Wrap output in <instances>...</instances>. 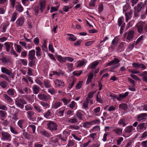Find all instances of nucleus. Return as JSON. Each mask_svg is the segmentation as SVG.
Instances as JSON below:
<instances>
[{"mask_svg":"<svg viewBox=\"0 0 147 147\" xmlns=\"http://www.w3.org/2000/svg\"><path fill=\"white\" fill-rule=\"evenodd\" d=\"M47 129L52 132L53 131H56L57 130V125L55 122L52 121H49L47 123Z\"/></svg>","mask_w":147,"mask_h":147,"instance_id":"f257e3e1","label":"nucleus"},{"mask_svg":"<svg viewBox=\"0 0 147 147\" xmlns=\"http://www.w3.org/2000/svg\"><path fill=\"white\" fill-rule=\"evenodd\" d=\"M134 31L133 30H131L128 32H125L124 34V38L126 37V41L128 42L132 40L134 37Z\"/></svg>","mask_w":147,"mask_h":147,"instance_id":"f03ea898","label":"nucleus"},{"mask_svg":"<svg viewBox=\"0 0 147 147\" xmlns=\"http://www.w3.org/2000/svg\"><path fill=\"white\" fill-rule=\"evenodd\" d=\"M0 134L2 136V139L3 140L10 141L11 137V135L8 133L2 131L0 132Z\"/></svg>","mask_w":147,"mask_h":147,"instance_id":"7ed1b4c3","label":"nucleus"},{"mask_svg":"<svg viewBox=\"0 0 147 147\" xmlns=\"http://www.w3.org/2000/svg\"><path fill=\"white\" fill-rule=\"evenodd\" d=\"M135 129V128H133L132 125H129L126 127L124 129V132L123 136L125 137H127L126 136V135L131 133Z\"/></svg>","mask_w":147,"mask_h":147,"instance_id":"20e7f679","label":"nucleus"},{"mask_svg":"<svg viewBox=\"0 0 147 147\" xmlns=\"http://www.w3.org/2000/svg\"><path fill=\"white\" fill-rule=\"evenodd\" d=\"M38 98L41 100H44L47 101L51 99V96L49 95H45L44 94L39 93L38 95Z\"/></svg>","mask_w":147,"mask_h":147,"instance_id":"39448f33","label":"nucleus"},{"mask_svg":"<svg viewBox=\"0 0 147 147\" xmlns=\"http://www.w3.org/2000/svg\"><path fill=\"white\" fill-rule=\"evenodd\" d=\"M0 60L1 61L2 63L4 65L11 62V60L10 59L4 56L0 58Z\"/></svg>","mask_w":147,"mask_h":147,"instance_id":"423d86ee","label":"nucleus"},{"mask_svg":"<svg viewBox=\"0 0 147 147\" xmlns=\"http://www.w3.org/2000/svg\"><path fill=\"white\" fill-rule=\"evenodd\" d=\"M35 51L34 50H32L29 51L28 55V59H35Z\"/></svg>","mask_w":147,"mask_h":147,"instance_id":"0eeeda50","label":"nucleus"},{"mask_svg":"<svg viewBox=\"0 0 147 147\" xmlns=\"http://www.w3.org/2000/svg\"><path fill=\"white\" fill-rule=\"evenodd\" d=\"M119 62L120 60L119 59L117 58H115L113 60L108 63L106 66H111L112 65H116V64L119 63Z\"/></svg>","mask_w":147,"mask_h":147,"instance_id":"6e6552de","label":"nucleus"},{"mask_svg":"<svg viewBox=\"0 0 147 147\" xmlns=\"http://www.w3.org/2000/svg\"><path fill=\"white\" fill-rule=\"evenodd\" d=\"M54 84L56 87H64L65 86L64 82L58 79H56L54 81Z\"/></svg>","mask_w":147,"mask_h":147,"instance_id":"1a4fd4ad","label":"nucleus"},{"mask_svg":"<svg viewBox=\"0 0 147 147\" xmlns=\"http://www.w3.org/2000/svg\"><path fill=\"white\" fill-rule=\"evenodd\" d=\"M3 97L4 98L5 100L8 103L11 104L13 102V100L7 94H3Z\"/></svg>","mask_w":147,"mask_h":147,"instance_id":"9d476101","label":"nucleus"},{"mask_svg":"<svg viewBox=\"0 0 147 147\" xmlns=\"http://www.w3.org/2000/svg\"><path fill=\"white\" fill-rule=\"evenodd\" d=\"M1 71L3 73L6 74L9 76H11L12 74L11 71L5 67H1Z\"/></svg>","mask_w":147,"mask_h":147,"instance_id":"9b49d317","label":"nucleus"},{"mask_svg":"<svg viewBox=\"0 0 147 147\" xmlns=\"http://www.w3.org/2000/svg\"><path fill=\"white\" fill-rule=\"evenodd\" d=\"M122 129L116 127L113 129V131L117 135L120 136L122 134Z\"/></svg>","mask_w":147,"mask_h":147,"instance_id":"f8f14e48","label":"nucleus"},{"mask_svg":"<svg viewBox=\"0 0 147 147\" xmlns=\"http://www.w3.org/2000/svg\"><path fill=\"white\" fill-rule=\"evenodd\" d=\"M33 93L34 94H37L41 90L40 88L36 85H34L32 87Z\"/></svg>","mask_w":147,"mask_h":147,"instance_id":"ddd939ff","label":"nucleus"},{"mask_svg":"<svg viewBox=\"0 0 147 147\" xmlns=\"http://www.w3.org/2000/svg\"><path fill=\"white\" fill-rule=\"evenodd\" d=\"M15 90L12 88L9 89L7 91V94L12 97H14L16 93Z\"/></svg>","mask_w":147,"mask_h":147,"instance_id":"4468645a","label":"nucleus"},{"mask_svg":"<svg viewBox=\"0 0 147 147\" xmlns=\"http://www.w3.org/2000/svg\"><path fill=\"white\" fill-rule=\"evenodd\" d=\"M129 94L128 92H126L124 94H121L119 95V97H116L115 98L119 101L121 100L123 98H125L128 96Z\"/></svg>","mask_w":147,"mask_h":147,"instance_id":"2eb2a0df","label":"nucleus"},{"mask_svg":"<svg viewBox=\"0 0 147 147\" xmlns=\"http://www.w3.org/2000/svg\"><path fill=\"white\" fill-rule=\"evenodd\" d=\"M45 86L46 88H50L51 86V81L48 79H45L43 81Z\"/></svg>","mask_w":147,"mask_h":147,"instance_id":"dca6fc26","label":"nucleus"},{"mask_svg":"<svg viewBox=\"0 0 147 147\" xmlns=\"http://www.w3.org/2000/svg\"><path fill=\"white\" fill-rule=\"evenodd\" d=\"M33 107L35 110V111L38 113H42L43 110L41 107L38 105L35 104L33 105Z\"/></svg>","mask_w":147,"mask_h":147,"instance_id":"f3484780","label":"nucleus"},{"mask_svg":"<svg viewBox=\"0 0 147 147\" xmlns=\"http://www.w3.org/2000/svg\"><path fill=\"white\" fill-rule=\"evenodd\" d=\"M13 44L12 42H6L4 43V45L7 52H10L9 50L11 47L13 46Z\"/></svg>","mask_w":147,"mask_h":147,"instance_id":"a211bd4d","label":"nucleus"},{"mask_svg":"<svg viewBox=\"0 0 147 147\" xmlns=\"http://www.w3.org/2000/svg\"><path fill=\"white\" fill-rule=\"evenodd\" d=\"M24 20L22 17L19 18L16 21V24L18 26H22L24 23Z\"/></svg>","mask_w":147,"mask_h":147,"instance_id":"6ab92c4d","label":"nucleus"},{"mask_svg":"<svg viewBox=\"0 0 147 147\" xmlns=\"http://www.w3.org/2000/svg\"><path fill=\"white\" fill-rule=\"evenodd\" d=\"M52 110L51 109H49L45 113H44L43 115L44 117L47 119H49L51 116Z\"/></svg>","mask_w":147,"mask_h":147,"instance_id":"aec40b11","label":"nucleus"},{"mask_svg":"<svg viewBox=\"0 0 147 147\" xmlns=\"http://www.w3.org/2000/svg\"><path fill=\"white\" fill-rule=\"evenodd\" d=\"M39 9L41 13H42L45 9V4L44 1H40L39 3Z\"/></svg>","mask_w":147,"mask_h":147,"instance_id":"412c9836","label":"nucleus"},{"mask_svg":"<svg viewBox=\"0 0 147 147\" xmlns=\"http://www.w3.org/2000/svg\"><path fill=\"white\" fill-rule=\"evenodd\" d=\"M76 115L79 120H83L84 115L80 111H77L76 112Z\"/></svg>","mask_w":147,"mask_h":147,"instance_id":"4be33fe9","label":"nucleus"},{"mask_svg":"<svg viewBox=\"0 0 147 147\" xmlns=\"http://www.w3.org/2000/svg\"><path fill=\"white\" fill-rule=\"evenodd\" d=\"M125 44V43L124 42H122L121 43L119 46V48L117 50L118 52H121L123 51Z\"/></svg>","mask_w":147,"mask_h":147,"instance_id":"5701e85b","label":"nucleus"},{"mask_svg":"<svg viewBox=\"0 0 147 147\" xmlns=\"http://www.w3.org/2000/svg\"><path fill=\"white\" fill-rule=\"evenodd\" d=\"M119 107L120 109L126 111L127 109L128 106L126 103H122L119 105Z\"/></svg>","mask_w":147,"mask_h":147,"instance_id":"b1692460","label":"nucleus"},{"mask_svg":"<svg viewBox=\"0 0 147 147\" xmlns=\"http://www.w3.org/2000/svg\"><path fill=\"white\" fill-rule=\"evenodd\" d=\"M30 61L28 63V66L31 67L34 66L36 64V61L34 59H29Z\"/></svg>","mask_w":147,"mask_h":147,"instance_id":"393cba45","label":"nucleus"},{"mask_svg":"<svg viewBox=\"0 0 147 147\" xmlns=\"http://www.w3.org/2000/svg\"><path fill=\"white\" fill-rule=\"evenodd\" d=\"M15 8L16 10H17L19 12H22L24 10V8L20 4L17 5L16 6Z\"/></svg>","mask_w":147,"mask_h":147,"instance_id":"a878e982","label":"nucleus"},{"mask_svg":"<svg viewBox=\"0 0 147 147\" xmlns=\"http://www.w3.org/2000/svg\"><path fill=\"white\" fill-rule=\"evenodd\" d=\"M126 120L124 118L120 119L118 122V124L119 125H122L123 127H125L126 124L125 123Z\"/></svg>","mask_w":147,"mask_h":147,"instance_id":"bb28decb","label":"nucleus"},{"mask_svg":"<svg viewBox=\"0 0 147 147\" xmlns=\"http://www.w3.org/2000/svg\"><path fill=\"white\" fill-rule=\"evenodd\" d=\"M93 76V74L91 73H90L88 77L87 78L86 82V84H89L92 81Z\"/></svg>","mask_w":147,"mask_h":147,"instance_id":"cd10ccee","label":"nucleus"},{"mask_svg":"<svg viewBox=\"0 0 147 147\" xmlns=\"http://www.w3.org/2000/svg\"><path fill=\"white\" fill-rule=\"evenodd\" d=\"M144 24L143 22H139L138 23V32L141 33L142 32L143 26Z\"/></svg>","mask_w":147,"mask_h":147,"instance_id":"c85d7f7f","label":"nucleus"},{"mask_svg":"<svg viewBox=\"0 0 147 147\" xmlns=\"http://www.w3.org/2000/svg\"><path fill=\"white\" fill-rule=\"evenodd\" d=\"M36 50V56L38 57H40L42 55V53L41 51V49L40 47H38L35 48Z\"/></svg>","mask_w":147,"mask_h":147,"instance_id":"c756f323","label":"nucleus"},{"mask_svg":"<svg viewBox=\"0 0 147 147\" xmlns=\"http://www.w3.org/2000/svg\"><path fill=\"white\" fill-rule=\"evenodd\" d=\"M10 129L11 132L13 134H18V132L16 129L12 126H10Z\"/></svg>","mask_w":147,"mask_h":147,"instance_id":"7c9ffc66","label":"nucleus"},{"mask_svg":"<svg viewBox=\"0 0 147 147\" xmlns=\"http://www.w3.org/2000/svg\"><path fill=\"white\" fill-rule=\"evenodd\" d=\"M82 125L84 127L88 128L90 127L91 123L90 122H85L82 123Z\"/></svg>","mask_w":147,"mask_h":147,"instance_id":"2f4dec72","label":"nucleus"},{"mask_svg":"<svg viewBox=\"0 0 147 147\" xmlns=\"http://www.w3.org/2000/svg\"><path fill=\"white\" fill-rule=\"evenodd\" d=\"M48 92L52 95H55V94L57 93L56 91L55 90V89L53 88H49L48 89Z\"/></svg>","mask_w":147,"mask_h":147,"instance_id":"473e14b6","label":"nucleus"},{"mask_svg":"<svg viewBox=\"0 0 147 147\" xmlns=\"http://www.w3.org/2000/svg\"><path fill=\"white\" fill-rule=\"evenodd\" d=\"M28 118L30 120L32 119V116L34 115V113L31 111H28L26 112Z\"/></svg>","mask_w":147,"mask_h":147,"instance_id":"72a5a7b5","label":"nucleus"},{"mask_svg":"<svg viewBox=\"0 0 147 147\" xmlns=\"http://www.w3.org/2000/svg\"><path fill=\"white\" fill-rule=\"evenodd\" d=\"M147 116L146 113H142L138 116V121L145 119V117Z\"/></svg>","mask_w":147,"mask_h":147,"instance_id":"f704fd0d","label":"nucleus"},{"mask_svg":"<svg viewBox=\"0 0 147 147\" xmlns=\"http://www.w3.org/2000/svg\"><path fill=\"white\" fill-rule=\"evenodd\" d=\"M25 120L24 119H22L20 120L18 122V125L21 129L23 127V125L24 123Z\"/></svg>","mask_w":147,"mask_h":147,"instance_id":"c9c22d12","label":"nucleus"},{"mask_svg":"<svg viewBox=\"0 0 147 147\" xmlns=\"http://www.w3.org/2000/svg\"><path fill=\"white\" fill-rule=\"evenodd\" d=\"M40 133L45 137H48L50 136V134L46 130H41L40 131Z\"/></svg>","mask_w":147,"mask_h":147,"instance_id":"e433bc0d","label":"nucleus"},{"mask_svg":"<svg viewBox=\"0 0 147 147\" xmlns=\"http://www.w3.org/2000/svg\"><path fill=\"white\" fill-rule=\"evenodd\" d=\"M67 35L70 37L69 38V40L74 41L77 39V38L74 35L71 34H67Z\"/></svg>","mask_w":147,"mask_h":147,"instance_id":"4c0bfd02","label":"nucleus"},{"mask_svg":"<svg viewBox=\"0 0 147 147\" xmlns=\"http://www.w3.org/2000/svg\"><path fill=\"white\" fill-rule=\"evenodd\" d=\"M95 92V91L89 92L88 94L87 97L86 99V100L87 101H89L90 100V99L92 97L93 94Z\"/></svg>","mask_w":147,"mask_h":147,"instance_id":"58836bf2","label":"nucleus"},{"mask_svg":"<svg viewBox=\"0 0 147 147\" xmlns=\"http://www.w3.org/2000/svg\"><path fill=\"white\" fill-rule=\"evenodd\" d=\"M99 63V62L97 61H94L92 63L90 68L91 69L95 68L96 66Z\"/></svg>","mask_w":147,"mask_h":147,"instance_id":"ea45409f","label":"nucleus"},{"mask_svg":"<svg viewBox=\"0 0 147 147\" xmlns=\"http://www.w3.org/2000/svg\"><path fill=\"white\" fill-rule=\"evenodd\" d=\"M57 60L60 62H65V57H63L61 56H59L57 58Z\"/></svg>","mask_w":147,"mask_h":147,"instance_id":"a19ab883","label":"nucleus"},{"mask_svg":"<svg viewBox=\"0 0 147 147\" xmlns=\"http://www.w3.org/2000/svg\"><path fill=\"white\" fill-rule=\"evenodd\" d=\"M16 105V106L21 109H23L24 108V105H23L19 101H15V102Z\"/></svg>","mask_w":147,"mask_h":147,"instance_id":"79ce46f5","label":"nucleus"},{"mask_svg":"<svg viewBox=\"0 0 147 147\" xmlns=\"http://www.w3.org/2000/svg\"><path fill=\"white\" fill-rule=\"evenodd\" d=\"M40 104L44 107L49 108L50 107L48 103L45 102L44 101H41L40 102Z\"/></svg>","mask_w":147,"mask_h":147,"instance_id":"37998d69","label":"nucleus"},{"mask_svg":"<svg viewBox=\"0 0 147 147\" xmlns=\"http://www.w3.org/2000/svg\"><path fill=\"white\" fill-rule=\"evenodd\" d=\"M7 114V113L5 111L0 110V118H5Z\"/></svg>","mask_w":147,"mask_h":147,"instance_id":"c03bdc74","label":"nucleus"},{"mask_svg":"<svg viewBox=\"0 0 147 147\" xmlns=\"http://www.w3.org/2000/svg\"><path fill=\"white\" fill-rule=\"evenodd\" d=\"M17 16V13L14 12L12 15V16L11 19V21L13 22L15 21L16 19Z\"/></svg>","mask_w":147,"mask_h":147,"instance_id":"a18cd8bd","label":"nucleus"},{"mask_svg":"<svg viewBox=\"0 0 147 147\" xmlns=\"http://www.w3.org/2000/svg\"><path fill=\"white\" fill-rule=\"evenodd\" d=\"M144 125L145 124L144 123H142L139 125V129L140 130V132H141L146 129V127H145Z\"/></svg>","mask_w":147,"mask_h":147,"instance_id":"49530a36","label":"nucleus"},{"mask_svg":"<svg viewBox=\"0 0 147 147\" xmlns=\"http://www.w3.org/2000/svg\"><path fill=\"white\" fill-rule=\"evenodd\" d=\"M119 65H113L109 68V71L113 72L114 71L113 70L116 69L119 67Z\"/></svg>","mask_w":147,"mask_h":147,"instance_id":"de8ad7c7","label":"nucleus"},{"mask_svg":"<svg viewBox=\"0 0 147 147\" xmlns=\"http://www.w3.org/2000/svg\"><path fill=\"white\" fill-rule=\"evenodd\" d=\"M61 104V103L60 102H56L53 105V107L55 109H57L60 106Z\"/></svg>","mask_w":147,"mask_h":147,"instance_id":"09e8293b","label":"nucleus"},{"mask_svg":"<svg viewBox=\"0 0 147 147\" xmlns=\"http://www.w3.org/2000/svg\"><path fill=\"white\" fill-rule=\"evenodd\" d=\"M39 9V6H37L34 7V11L35 15L36 16H37L38 14Z\"/></svg>","mask_w":147,"mask_h":147,"instance_id":"8fccbe9b","label":"nucleus"},{"mask_svg":"<svg viewBox=\"0 0 147 147\" xmlns=\"http://www.w3.org/2000/svg\"><path fill=\"white\" fill-rule=\"evenodd\" d=\"M65 110V109L63 108L62 110L58 111L57 113V115L59 117L63 116Z\"/></svg>","mask_w":147,"mask_h":147,"instance_id":"3c124183","label":"nucleus"},{"mask_svg":"<svg viewBox=\"0 0 147 147\" xmlns=\"http://www.w3.org/2000/svg\"><path fill=\"white\" fill-rule=\"evenodd\" d=\"M0 85L3 88H5L7 86V83L5 81H3L0 82Z\"/></svg>","mask_w":147,"mask_h":147,"instance_id":"603ef678","label":"nucleus"},{"mask_svg":"<svg viewBox=\"0 0 147 147\" xmlns=\"http://www.w3.org/2000/svg\"><path fill=\"white\" fill-rule=\"evenodd\" d=\"M62 101L63 102L64 105H67L68 103H69L70 102L71 100L70 99H67L65 98H63L62 99Z\"/></svg>","mask_w":147,"mask_h":147,"instance_id":"864d4df0","label":"nucleus"},{"mask_svg":"<svg viewBox=\"0 0 147 147\" xmlns=\"http://www.w3.org/2000/svg\"><path fill=\"white\" fill-rule=\"evenodd\" d=\"M90 122L91 125L95 124H99L100 123V121L99 119H95Z\"/></svg>","mask_w":147,"mask_h":147,"instance_id":"5fc2aeb1","label":"nucleus"},{"mask_svg":"<svg viewBox=\"0 0 147 147\" xmlns=\"http://www.w3.org/2000/svg\"><path fill=\"white\" fill-rule=\"evenodd\" d=\"M82 81L79 82L78 83H77L76 86V88L77 89H79L81 88L82 85Z\"/></svg>","mask_w":147,"mask_h":147,"instance_id":"6e6d98bb","label":"nucleus"},{"mask_svg":"<svg viewBox=\"0 0 147 147\" xmlns=\"http://www.w3.org/2000/svg\"><path fill=\"white\" fill-rule=\"evenodd\" d=\"M12 119L15 121H16L18 119V113H15L13 115Z\"/></svg>","mask_w":147,"mask_h":147,"instance_id":"4d7b16f0","label":"nucleus"},{"mask_svg":"<svg viewBox=\"0 0 147 147\" xmlns=\"http://www.w3.org/2000/svg\"><path fill=\"white\" fill-rule=\"evenodd\" d=\"M76 103L74 101H72L69 105V107L71 109L75 107Z\"/></svg>","mask_w":147,"mask_h":147,"instance_id":"13d9d810","label":"nucleus"},{"mask_svg":"<svg viewBox=\"0 0 147 147\" xmlns=\"http://www.w3.org/2000/svg\"><path fill=\"white\" fill-rule=\"evenodd\" d=\"M139 109L143 111H147V104L144 105L140 107Z\"/></svg>","mask_w":147,"mask_h":147,"instance_id":"bf43d9fd","label":"nucleus"},{"mask_svg":"<svg viewBox=\"0 0 147 147\" xmlns=\"http://www.w3.org/2000/svg\"><path fill=\"white\" fill-rule=\"evenodd\" d=\"M35 82L38 84L40 86L43 87V83L39 79H36L35 80Z\"/></svg>","mask_w":147,"mask_h":147,"instance_id":"052dcab7","label":"nucleus"},{"mask_svg":"<svg viewBox=\"0 0 147 147\" xmlns=\"http://www.w3.org/2000/svg\"><path fill=\"white\" fill-rule=\"evenodd\" d=\"M0 77L1 78H3V79H5L6 81H7L8 82H10L9 78L6 75L4 74H1L0 75Z\"/></svg>","mask_w":147,"mask_h":147,"instance_id":"680f3d73","label":"nucleus"},{"mask_svg":"<svg viewBox=\"0 0 147 147\" xmlns=\"http://www.w3.org/2000/svg\"><path fill=\"white\" fill-rule=\"evenodd\" d=\"M59 6H57V7H51V8L50 12L52 13L53 12L55 11L58 9Z\"/></svg>","mask_w":147,"mask_h":147,"instance_id":"e2e57ef3","label":"nucleus"},{"mask_svg":"<svg viewBox=\"0 0 147 147\" xmlns=\"http://www.w3.org/2000/svg\"><path fill=\"white\" fill-rule=\"evenodd\" d=\"M16 1V0H10V5L13 8L15 7Z\"/></svg>","mask_w":147,"mask_h":147,"instance_id":"0e129e2a","label":"nucleus"},{"mask_svg":"<svg viewBox=\"0 0 147 147\" xmlns=\"http://www.w3.org/2000/svg\"><path fill=\"white\" fill-rule=\"evenodd\" d=\"M89 101H87L86 100V101L84 102L83 104V107L85 109L87 108L88 107V103Z\"/></svg>","mask_w":147,"mask_h":147,"instance_id":"69168bd1","label":"nucleus"},{"mask_svg":"<svg viewBox=\"0 0 147 147\" xmlns=\"http://www.w3.org/2000/svg\"><path fill=\"white\" fill-rule=\"evenodd\" d=\"M26 99L30 102H32L31 97L30 95H27L24 96Z\"/></svg>","mask_w":147,"mask_h":147,"instance_id":"338daca9","label":"nucleus"},{"mask_svg":"<svg viewBox=\"0 0 147 147\" xmlns=\"http://www.w3.org/2000/svg\"><path fill=\"white\" fill-rule=\"evenodd\" d=\"M68 121L70 123H74L78 122V121L76 118H73L69 120Z\"/></svg>","mask_w":147,"mask_h":147,"instance_id":"774afa93","label":"nucleus"}]
</instances>
